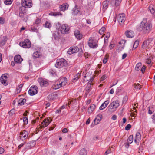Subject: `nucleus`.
I'll list each match as a JSON object with an SVG mask.
<instances>
[{
  "label": "nucleus",
  "mask_w": 155,
  "mask_h": 155,
  "mask_svg": "<svg viewBox=\"0 0 155 155\" xmlns=\"http://www.w3.org/2000/svg\"><path fill=\"white\" fill-rule=\"evenodd\" d=\"M151 25L149 23L147 22L146 18H144L138 28L139 31L143 30L145 33H148L150 30Z\"/></svg>",
  "instance_id": "f257e3e1"
},
{
  "label": "nucleus",
  "mask_w": 155,
  "mask_h": 155,
  "mask_svg": "<svg viewBox=\"0 0 155 155\" xmlns=\"http://www.w3.org/2000/svg\"><path fill=\"white\" fill-rule=\"evenodd\" d=\"M119 105V101L118 100L113 101L110 103L108 107V111L110 112H113L116 110Z\"/></svg>",
  "instance_id": "f03ea898"
},
{
  "label": "nucleus",
  "mask_w": 155,
  "mask_h": 155,
  "mask_svg": "<svg viewBox=\"0 0 155 155\" xmlns=\"http://www.w3.org/2000/svg\"><path fill=\"white\" fill-rule=\"evenodd\" d=\"M67 65V63L66 61L63 59H61L57 60L55 66L57 68H60L65 67Z\"/></svg>",
  "instance_id": "7ed1b4c3"
},
{
  "label": "nucleus",
  "mask_w": 155,
  "mask_h": 155,
  "mask_svg": "<svg viewBox=\"0 0 155 155\" xmlns=\"http://www.w3.org/2000/svg\"><path fill=\"white\" fill-rule=\"evenodd\" d=\"M70 27L67 24L62 25L61 27V32L62 34H66L69 33Z\"/></svg>",
  "instance_id": "20e7f679"
},
{
  "label": "nucleus",
  "mask_w": 155,
  "mask_h": 155,
  "mask_svg": "<svg viewBox=\"0 0 155 155\" xmlns=\"http://www.w3.org/2000/svg\"><path fill=\"white\" fill-rule=\"evenodd\" d=\"M20 46L25 48H29L31 46V43L28 39H25L23 42H20Z\"/></svg>",
  "instance_id": "39448f33"
},
{
  "label": "nucleus",
  "mask_w": 155,
  "mask_h": 155,
  "mask_svg": "<svg viewBox=\"0 0 155 155\" xmlns=\"http://www.w3.org/2000/svg\"><path fill=\"white\" fill-rule=\"evenodd\" d=\"M8 77V75L6 74H2L1 76L0 80L1 82L4 85H7L8 82L7 80V78Z\"/></svg>",
  "instance_id": "423d86ee"
},
{
  "label": "nucleus",
  "mask_w": 155,
  "mask_h": 155,
  "mask_svg": "<svg viewBox=\"0 0 155 155\" xmlns=\"http://www.w3.org/2000/svg\"><path fill=\"white\" fill-rule=\"evenodd\" d=\"M117 19L120 24L124 23L126 20L125 14H119L117 16Z\"/></svg>",
  "instance_id": "0eeeda50"
},
{
  "label": "nucleus",
  "mask_w": 155,
  "mask_h": 155,
  "mask_svg": "<svg viewBox=\"0 0 155 155\" xmlns=\"http://www.w3.org/2000/svg\"><path fill=\"white\" fill-rule=\"evenodd\" d=\"M22 6L26 8H30L32 6V2L27 0H21Z\"/></svg>",
  "instance_id": "6e6552de"
},
{
  "label": "nucleus",
  "mask_w": 155,
  "mask_h": 155,
  "mask_svg": "<svg viewBox=\"0 0 155 155\" xmlns=\"http://www.w3.org/2000/svg\"><path fill=\"white\" fill-rule=\"evenodd\" d=\"M38 88L36 86L31 87L28 91L29 94L31 96L36 94L38 92Z\"/></svg>",
  "instance_id": "1a4fd4ad"
},
{
  "label": "nucleus",
  "mask_w": 155,
  "mask_h": 155,
  "mask_svg": "<svg viewBox=\"0 0 155 155\" xmlns=\"http://www.w3.org/2000/svg\"><path fill=\"white\" fill-rule=\"evenodd\" d=\"M88 45L90 48H96L97 47L96 41L91 39L89 40Z\"/></svg>",
  "instance_id": "9d476101"
},
{
  "label": "nucleus",
  "mask_w": 155,
  "mask_h": 155,
  "mask_svg": "<svg viewBox=\"0 0 155 155\" xmlns=\"http://www.w3.org/2000/svg\"><path fill=\"white\" fill-rule=\"evenodd\" d=\"M78 48L77 46H75L70 48L68 51L67 53L68 54L71 55L73 53L78 52Z\"/></svg>",
  "instance_id": "9b49d317"
},
{
  "label": "nucleus",
  "mask_w": 155,
  "mask_h": 155,
  "mask_svg": "<svg viewBox=\"0 0 155 155\" xmlns=\"http://www.w3.org/2000/svg\"><path fill=\"white\" fill-rule=\"evenodd\" d=\"M150 41L149 40L144 41L143 43L142 47L143 48H150Z\"/></svg>",
  "instance_id": "f8f14e48"
},
{
  "label": "nucleus",
  "mask_w": 155,
  "mask_h": 155,
  "mask_svg": "<svg viewBox=\"0 0 155 155\" xmlns=\"http://www.w3.org/2000/svg\"><path fill=\"white\" fill-rule=\"evenodd\" d=\"M38 81L40 83L41 87L46 86L48 84V82L46 81L43 79L42 78H39L38 79Z\"/></svg>",
  "instance_id": "ddd939ff"
},
{
  "label": "nucleus",
  "mask_w": 155,
  "mask_h": 155,
  "mask_svg": "<svg viewBox=\"0 0 155 155\" xmlns=\"http://www.w3.org/2000/svg\"><path fill=\"white\" fill-rule=\"evenodd\" d=\"M74 35L76 38L78 40L81 39L83 38L82 34L78 30H76L74 32Z\"/></svg>",
  "instance_id": "4468645a"
},
{
  "label": "nucleus",
  "mask_w": 155,
  "mask_h": 155,
  "mask_svg": "<svg viewBox=\"0 0 155 155\" xmlns=\"http://www.w3.org/2000/svg\"><path fill=\"white\" fill-rule=\"evenodd\" d=\"M125 34L127 37L131 38L134 36V34L132 31L128 30L125 32Z\"/></svg>",
  "instance_id": "2eb2a0df"
},
{
  "label": "nucleus",
  "mask_w": 155,
  "mask_h": 155,
  "mask_svg": "<svg viewBox=\"0 0 155 155\" xmlns=\"http://www.w3.org/2000/svg\"><path fill=\"white\" fill-rule=\"evenodd\" d=\"M14 60L15 63L20 64L22 61V59L20 55H18L15 56Z\"/></svg>",
  "instance_id": "dca6fc26"
},
{
  "label": "nucleus",
  "mask_w": 155,
  "mask_h": 155,
  "mask_svg": "<svg viewBox=\"0 0 155 155\" xmlns=\"http://www.w3.org/2000/svg\"><path fill=\"white\" fill-rule=\"evenodd\" d=\"M28 136L27 132L25 131H23L20 133L19 137L20 139L23 140V138H25Z\"/></svg>",
  "instance_id": "f3484780"
},
{
  "label": "nucleus",
  "mask_w": 155,
  "mask_h": 155,
  "mask_svg": "<svg viewBox=\"0 0 155 155\" xmlns=\"http://www.w3.org/2000/svg\"><path fill=\"white\" fill-rule=\"evenodd\" d=\"M50 122L49 121L48 119H45L41 123V125L42 127H45L47 126L50 123Z\"/></svg>",
  "instance_id": "a211bd4d"
},
{
  "label": "nucleus",
  "mask_w": 155,
  "mask_h": 155,
  "mask_svg": "<svg viewBox=\"0 0 155 155\" xmlns=\"http://www.w3.org/2000/svg\"><path fill=\"white\" fill-rule=\"evenodd\" d=\"M94 79V78H91V77H90V76L89 75V74H86L85 76L84 77V80L85 81H87L89 80H90L89 81V83H91Z\"/></svg>",
  "instance_id": "6ab92c4d"
},
{
  "label": "nucleus",
  "mask_w": 155,
  "mask_h": 155,
  "mask_svg": "<svg viewBox=\"0 0 155 155\" xmlns=\"http://www.w3.org/2000/svg\"><path fill=\"white\" fill-rule=\"evenodd\" d=\"M141 139V135L140 133H137L134 139L135 142L136 143H138Z\"/></svg>",
  "instance_id": "aec40b11"
},
{
  "label": "nucleus",
  "mask_w": 155,
  "mask_h": 155,
  "mask_svg": "<svg viewBox=\"0 0 155 155\" xmlns=\"http://www.w3.org/2000/svg\"><path fill=\"white\" fill-rule=\"evenodd\" d=\"M109 103V100H107L104 102L100 107L99 109L100 110H102L104 109Z\"/></svg>",
  "instance_id": "412c9836"
},
{
  "label": "nucleus",
  "mask_w": 155,
  "mask_h": 155,
  "mask_svg": "<svg viewBox=\"0 0 155 155\" xmlns=\"http://www.w3.org/2000/svg\"><path fill=\"white\" fill-rule=\"evenodd\" d=\"M68 7V5L66 3H65L62 4L60 6V9L61 11H64L67 9Z\"/></svg>",
  "instance_id": "4be33fe9"
},
{
  "label": "nucleus",
  "mask_w": 155,
  "mask_h": 155,
  "mask_svg": "<svg viewBox=\"0 0 155 155\" xmlns=\"http://www.w3.org/2000/svg\"><path fill=\"white\" fill-rule=\"evenodd\" d=\"M102 119V115L101 114H98L96 117V118L94 120V121L96 122V123L95 124H98L99 122Z\"/></svg>",
  "instance_id": "5701e85b"
},
{
  "label": "nucleus",
  "mask_w": 155,
  "mask_h": 155,
  "mask_svg": "<svg viewBox=\"0 0 155 155\" xmlns=\"http://www.w3.org/2000/svg\"><path fill=\"white\" fill-rule=\"evenodd\" d=\"M96 106L94 104H91V105L90 107L88 109V112L90 113L91 114L95 109Z\"/></svg>",
  "instance_id": "b1692460"
},
{
  "label": "nucleus",
  "mask_w": 155,
  "mask_h": 155,
  "mask_svg": "<svg viewBox=\"0 0 155 155\" xmlns=\"http://www.w3.org/2000/svg\"><path fill=\"white\" fill-rule=\"evenodd\" d=\"M61 82L60 83L61 86H65L67 83V79L65 77L62 78L61 80Z\"/></svg>",
  "instance_id": "393cba45"
},
{
  "label": "nucleus",
  "mask_w": 155,
  "mask_h": 155,
  "mask_svg": "<svg viewBox=\"0 0 155 155\" xmlns=\"http://www.w3.org/2000/svg\"><path fill=\"white\" fill-rule=\"evenodd\" d=\"M1 41L0 43V44H1L3 46L5 45L6 41V36H1Z\"/></svg>",
  "instance_id": "a878e982"
},
{
  "label": "nucleus",
  "mask_w": 155,
  "mask_h": 155,
  "mask_svg": "<svg viewBox=\"0 0 155 155\" xmlns=\"http://www.w3.org/2000/svg\"><path fill=\"white\" fill-rule=\"evenodd\" d=\"M94 5L92 2H88L87 7V10L90 11L91 10L94 8Z\"/></svg>",
  "instance_id": "bb28decb"
},
{
  "label": "nucleus",
  "mask_w": 155,
  "mask_h": 155,
  "mask_svg": "<svg viewBox=\"0 0 155 155\" xmlns=\"http://www.w3.org/2000/svg\"><path fill=\"white\" fill-rule=\"evenodd\" d=\"M92 85L91 83H89L86 87V94H87L90 91Z\"/></svg>",
  "instance_id": "cd10ccee"
},
{
  "label": "nucleus",
  "mask_w": 155,
  "mask_h": 155,
  "mask_svg": "<svg viewBox=\"0 0 155 155\" xmlns=\"http://www.w3.org/2000/svg\"><path fill=\"white\" fill-rule=\"evenodd\" d=\"M79 155H87V150L85 148L81 149L79 152Z\"/></svg>",
  "instance_id": "c85d7f7f"
},
{
  "label": "nucleus",
  "mask_w": 155,
  "mask_h": 155,
  "mask_svg": "<svg viewBox=\"0 0 155 155\" xmlns=\"http://www.w3.org/2000/svg\"><path fill=\"white\" fill-rule=\"evenodd\" d=\"M41 54L40 52L36 51L33 54V57L34 58H36L40 57L41 55Z\"/></svg>",
  "instance_id": "c756f323"
},
{
  "label": "nucleus",
  "mask_w": 155,
  "mask_h": 155,
  "mask_svg": "<svg viewBox=\"0 0 155 155\" xmlns=\"http://www.w3.org/2000/svg\"><path fill=\"white\" fill-rule=\"evenodd\" d=\"M148 113L150 114H151L154 111V108L153 107H148Z\"/></svg>",
  "instance_id": "7c9ffc66"
},
{
  "label": "nucleus",
  "mask_w": 155,
  "mask_h": 155,
  "mask_svg": "<svg viewBox=\"0 0 155 155\" xmlns=\"http://www.w3.org/2000/svg\"><path fill=\"white\" fill-rule=\"evenodd\" d=\"M23 84H20L18 87H17L16 89V91L17 93H20L21 91V88L23 86Z\"/></svg>",
  "instance_id": "2f4dec72"
},
{
  "label": "nucleus",
  "mask_w": 155,
  "mask_h": 155,
  "mask_svg": "<svg viewBox=\"0 0 155 155\" xmlns=\"http://www.w3.org/2000/svg\"><path fill=\"white\" fill-rule=\"evenodd\" d=\"M153 7V6L152 5H150L149 7V9L150 12L152 14H154L155 12V9L154 7Z\"/></svg>",
  "instance_id": "473e14b6"
},
{
  "label": "nucleus",
  "mask_w": 155,
  "mask_h": 155,
  "mask_svg": "<svg viewBox=\"0 0 155 155\" xmlns=\"http://www.w3.org/2000/svg\"><path fill=\"white\" fill-rule=\"evenodd\" d=\"M61 87H62V86L60 83L56 84H54L52 86V88L55 90Z\"/></svg>",
  "instance_id": "72a5a7b5"
},
{
  "label": "nucleus",
  "mask_w": 155,
  "mask_h": 155,
  "mask_svg": "<svg viewBox=\"0 0 155 155\" xmlns=\"http://www.w3.org/2000/svg\"><path fill=\"white\" fill-rule=\"evenodd\" d=\"M26 101V99L25 98H20L19 100L18 104L20 105H22L24 104V103Z\"/></svg>",
  "instance_id": "f704fd0d"
},
{
  "label": "nucleus",
  "mask_w": 155,
  "mask_h": 155,
  "mask_svg": "<svg viewBox=\"0 0 155 155\" xmlns=\"http://www.w3.org/2000/svg\"><path fill=\"white\" fill-rule=\"evenodd\" d=\"M108 4L107 1H104L103 2V6L104 9H106L108 7Z\"/></svg>",
  "instance_id": "c9c22d12"
},
{
  "label": "nucleus",
  "mask_w": 155,
  "mask_h": 155,
  "mask_svg": "<svg viewBox=\"0 0 155 155\" xmlns=\"http://www.w3.org/2000/svg\"><path fill=\"white\" fill-rule=\"evenodd\" d=\"M133 135H130L128 139V143L131 144L133 142Z\"/></svg>",
  "instance_id": "e433bc0d"
},
{
  "label": "nucleus",
  "mask_w": 155,
  "mask_h": 155,
  "mask_svg": "<svg viewBox=\"0 0 155 155\" xmlns=\"http://www.w3.org/2000/svg\"><path fill=\"white\" fill-rule=\"evenodd\" d=\"M73 13L74 14H77L80 12L79 9L75 7L73 10Z\"/></svg>",
  "instance_id": "4c0bfd02"
},
{
  "label": "nucleus",
  "mask_w": 155,
  "mask_h": 155,
  "mask_svg": "<svg viewBox=\"0 0 155 155\" xmlns=\"http://www.w3.org/2000/svg\"><path fill=\"white\" fill-rule=\"evenodd\" d=\"M141 63H137L135 67V69L137 71H138L139 69L140 68L141 66Z\"/></svg>",
  "instance_id": "58836bf2"
},
{
  "label": "nucleus",
  "mask_w": 155,
  "mask_h": 155,
  "mask_svg": "<svg viewBox=\"0 0 155 155\" xmlns=\"http://www.w3.org/2000/svg\"><path fill=\"white\" fill-rule=\"evenodd\" d=\"M139 41H138L136 40L134 42L133 45V48L134 49L137 48L139 45Z\"/></svg>",
  "instance_id": "ea45409f"
},
{
  "label": "nucleus",
  "mask_w": 155,
  "mask_h": 155,
  "mask_svg": "<svg viewBox=\"0 0 155 155\" xmlns=\"http://www.w3.org/2000/svg\"><path fill=\"white\" fill-rule=\"evenodd\" d=\"M51 26V24L49 22L46 21L45 24V27L48 28H50Z\"/></svg>",
  "instance_id": "a19ab883"
},
{
  "label": "nucleus",
  "mask_w": 155,
  "mask_h": 155,
  "mask_svg": "<svg viewBox=\"0 0 155 155\" xmlns=\"http://www.w3.org/2000/svg\"><path fill=\"white\" fill-rule=\"evenodd\" d=\"M105 31V28L104 27H102L99 31V32L100 34H102Z\"/></svg>",
  "instance_id": "79ce46f5"
},
{
  "label": "nucleus",
  "mask_w": 155,
  "mask_h": 155,
  "mask_svg": "<svg viewBox=\"0 0 155 155\" xmlns=\"http://www.w3.org/2000/svg\"><path fill=\"white\" fill-rule=\"evenodd\" d=\"M12 2V0H5L4 3L6 5L11 4Z\"/></svg>",
  "instance_id": "37998d69"
},
{
  "label": "nucleus",
  "mask_w": 155,
  "mask_h": 155,
  "mask_svg": "<svg viewBox=\"0 0 155 155\" xmlns=\"http://www.w3.org/2000/svg\"><path fill=\"white\" fill-rule=\"evenodd\" d=\"M25 14L26 13L25 12H23L21 11L19 12V15L20 17L23 18Z\"/></svg>",
  "instance_id": "c03bdc74"
},
{
  "label": "nucleus",
  "mask_w": 155,
  "mask_h": 155,
  "mask_svg": "<svg viewBox=\"0 0 155 155\" xmlns=\"http://www.w3.org/2000/svg\"><path fill=\"white\" fill-rule=\"evenodd\" d=\"M41 22V20L40 19L37 18L35 20V24H36V25H38Z\"/></svg>",
  "instance_id": "a18cd8bd"
},
{
  "label": "nucleus",
  "mask_w": 155,
  "mask_h": 155,
  "mask_svg": "<svg viewBox=\"0 0 155 155\" xmlns=\"http://www.w3.org/2000/svg\"><path fill=\"white\" fill-rule=\"evenodd\" d=\"M134 87L135 89H140L141 88V86L138 83L137 84H134Z\"/></svg>",
  "instance_id": "49530a36"
},
{
  "label": "nucleus",
  "mask_w": 155,
  "mask_h": 155,
  "mask_svg": "<svg viewBox=\"0 0 155 155\" xmlns=\"http://www.w3.org/2000/svg\"><path fill=\"white\" fill-rule=\"evenodd\" d=\"M108 57V56L107 55H106L105 56V57L103 60V63L104 64H105L107 61V59Z\"/></svg>",
  "instance_id": "de8ad7c7"
},
{
  "label": "nucleus",
  "mask_w": 155,
  "mask_h": 155,
  "mask_svg": "<svg viewBox=\"0 0 155 155\" xmlns=\"http://www.w3.org/2000/svg\"><path fill=\"white\" fill-rule=\"evenodd\" d=\"M15 110L14 109H12L9 112V114L10 115L12 116L15 113Z\"/></svg>",
  "instance_id": "09e8293b"
},
{
  "label": "nucleus",
  "mask_w": 155,
  "mask_h": 155,
  "mask_svg": "<svg viewBox=\"0 0 155 155\" xmlns=\"http://www.w3.org/2000/svg\"><path fill=\"white\" fill-rule=\"evenodd\" d=\"M80 74L79 73H78L76 76H74L73 80H75L76 81L78 80L80 76Z\"/></svg>",
  "instance_id": "8fccbe9b"
},
{
  "label": "nucleus",
  "mask_w": 155,
  "mask_h": 155,
  "mask_svg": "<svg viewBox=\"0 0 155 155\" xmlns=\"http://www.w3.org/2000/svg\"><path fill=\"white\" fill-rule=\"evenodd\" d=\"M131 126L130 124H127L125 127V130H128L131 127Z\"/></svg>",
  "instance_id": "3c124183"
},
{
  "label": "nucleus",
  "mask_w": 155,
  "mask_h": 155,
  "mask_svg": "<svg viewBox=\"0 0 155 155\" xmlns=\"http://www.w3.org/2000/svg\"><path fill=\"white\" fill-rule=\"evenodd\" d=\"M128 100L127 97V96H125L124 97L123 99V103L125 104L127 102Z\"/></svg>",
  "instance_id": "603ef678"
},
{
  "label": "nucleus",
  "mask_w": 155,
  "mask_h": 155,
  "mask_svg": "<svg viewBox=\"0 0 155 155\" xmlns=\"http://www.w3.org/2000/svg\"><path fill=\"white\" fill-rule=\"evenodd\" d=\"M24 123L25 124H26L28 123V119L27 117H25L23 118Z\"/></svg>",
  "instance_id": "864d4df0"
},
{
  "label": "nucleus",
  "mask_w": 155,
  "mask_h": 155,
  "mask_svg": "<svg viewBox=\"0 0 155 155\" xmlns=\"http://www.w3.org/2000/svg\"><path fill=\"white\" fill-rule=\"evenodd\" d=\"M5 22V19L1 17L0 18V23L2 24H3Z\"/></svg>",
  "instance_id": "5fc2aeb1"
},
{
  "label": "nucleus",
  "mask_w": 155,
  "mask_h": 155,
  "mask_svg": "<svg viewBox=\"0 0 155 155\" xmlns=\"http://www.w3.org/2000/svg\"><path fill=\"white\" fill-rule=\"evenodd\" d=\"M151 62V60L150 59H147L146 60V63L148 64H150Z\"/></svg>",
  "instance_id": "6e6d98bb"
},
{
  "label": "nucleus",
  "mask_w": 155,
  "mask_h": 155,
  "mask_svg": "<svg viewBox=\"0 0 155 155\" xmlns=\"http://www.w3.org/2000/svg\"><path fill=\"white\" fill-rule=\"evenodd\" d=\"M4 149L2 147H0V154L4 152Z\"/></svg>",
  "instance_id": "4d7b16f0"
},
{
  "label": "nucleus",
  "mask_w": 155,
  "mask_h": 155,
  "mask_svg": "<svg viewBox=\"0 0 155 155\" xmlns=\"http://www.w3.org/2000/svg\"><path fill=\"white\" fill-rule=\"evenodd\" d=\"M106 78V76L105 75H103L101 78V81H103Z\"/></svg>",
  "instance_id": "13d9d810"
},
{
  "label": "nucleus",
  "mask_w": 155,
  "mask_h": 155,
  "mask_svg": "<svg viewBox=\"0 0 155 155\" xmlns=\"http://www.w3.org/2000/svg\"><path fill=\"white\" fill-rule=\"evenodd\" d=\"M145 70V67L144 66L142 67V68L141 69V71L142 73H143L144 72Z\"/></svg>",
  "instance_id": "bf43d9fd"
},
{
  "label": "nucleus",
  "mask_w": 155,
  "mask_h": 155,
  "mask_svg": "<svg viewBox=\"0 0 155 155\" xmlns=\"http://www.w3.org/2000/svg\"><path fill=\"white\" fill-rule=\"evenodd\" d=\"M24 144H25V143L24 142V143H21V144L19 145L18 147V149H20L23 146V145Z\"/></svg>",
  "instance_id": "052dcab7"
},
{
  "label": "nucleus",
  "mask_w": 155,
  "mask_h": 155,
  "mask_svg": "<svg viewBox=\"0 0 155 155\" xmlns=\"http://www.w3.org/2000/svg\"><path fill=\"white\" fill-rule=\"evenodd\" d=\"M110 152V150H107L105 152L104 155H107V154L109 153Z\"/></svg>",
  "instance_id": "680f3d73"
},
{
  "label": "nucleus",
  "mask_w": 155,
  "mask_h": 155,
  "mask_svg": "<svg viewBox=\"0 0 155 155\" xmlns=\"http://www.w3.org/2000/svg\"><path fill=\"white\" fill-rule=\"evenodd\" d=\"M117 116L116 115H113L112 117V118L114 120H115L116 119Z\"/></svg>",
  "instance_id": "e2e57ef3"
},
{
  "label": "nucleus",
  "mask_w": 155,
  "mask_h": 155,
  "mask_svg": "<svg viewBox=\"0 0 155 155\" xmlns=\"http://www.w3.org/2000/svg\"><path fill=\"white\" fill-rule=\"evenodd\" d=\"M62 132L63 133H66L67 132V130L66 128H64L62 130Z\"/></svg>",
  "instance_id": "0e129e2a"
},
{
  "label": "nucleus",
  "mask_w": 155,
  "mask_h": 155,
  "mask_svg": "<svg viewBox=\"0 0 155 155\" xmlns=\"http://www.w3.org/2000/svg\"><path fill=\"white\" fill-rule=\"evenodd\" d=\"M127 56V54L126 53L124 54L122 56V59H125Z\"/></svg>",
  "instance_id": "69168bd1"
},
{
  "label": "nucleus",
  "mask_w": 155,
  "mask_h": 155,
  "mask_svg": "<svg viewBox=\"0 0 155 155\" xmlns=\"http://www.w3.org/2000/svg\"><path fill=\"white\" fill-rule=\"evenodd\" d=\"M115 45L114 44H111L110 46V49H112L114 48Z\"/></svg>",
  "instance_id": "338daca9"
},
{
  "label": "nucleus",
  "mask_w": 155,
  "mask_h": 155,
  "mask_svg": "<svg viewBox=\"0 0 155 155\" xmlns=\"http://www.w3.org/2000/svg\"><path fill=\"white\" fill-rule=\"evenodd\" d=\"M153 123L155 124V113L153 115Z\"/></svg>",
  "instance_id": "774afa93"
}]
</instances>
